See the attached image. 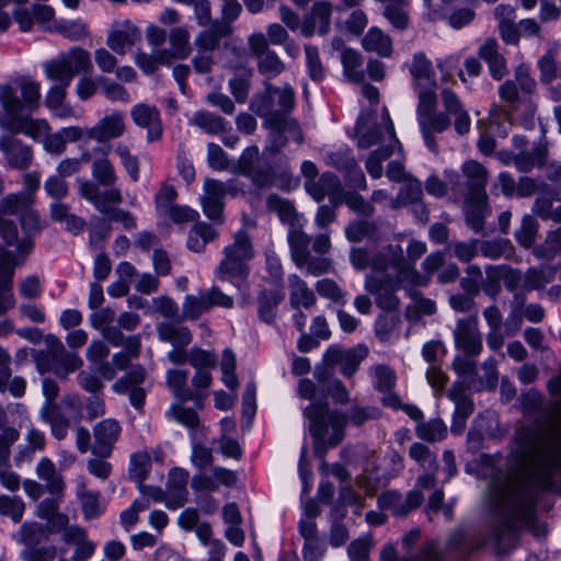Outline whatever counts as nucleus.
Listing matches in <instances>:
<instances>
[{"instance_id": "obj_1", "label": "nucleus", "mask_w": 561, "mask_h": 561, "mask_svg": "<svg viewBox=\"0 0 561 561\" xmlns=\"http://www.w3.org/2000/svg\"><path fill=\"white\" fill-rule=\"evenodd\" d=\"M551 404L536 428H519L512 443L508 469H554L561 460V368L547 383Z\"/></svg>"}, {"instance_id": "obj_2", "label": "nucleus", "mask_w": 561, "mask_h": 561, "mask_svg": "<svg viewBox=\"0 0 561 561\" xmlns=\"http://www.w3.org/2000/svg\"><path fill=\"white\" fill-rule=\"evenodd\" d=\"M41 99V84L28 77L0 84V128L43 141L49 131L47 122L20 116L23 110L37 108Z\"/></svg>"}, {"instance_id": "obj_3", "label": "nucleus", "mask_w": 561, "mask_h": 561, "mask_svg": "<svg viewBox=\"0 0 561 561\" xmlns=\"http://www.w3.org/2000/svg\"><path fill=\"white\" fill-rule=\"evenodd\" d=\"M410 73L419 100L415 113L423 140L430 150L436 151L434 134L445 131L449 127V121L437 112V84L431 61L423 54L415 55Z\"/></svg>"}, {"instance_id": "obj_4", "label": "nucleus", "mask_w": 561, "mask_h": 561, "mask_svg": "<svg viewBox=\"0 0 561 561\" xmlns=\"http://www.w3.org/2000/svg\"><path fill=\"white\" fill-rule=\"evenodd\" d=\"M309 420L311 435L317 443L336 446L344 438L347 421L352 425L360 426L368 420H377L380 411L377 408L354 407L348 416L337 410H331L327 403H311L304 410Z\"/></svg>"}, {"instance_id": "obj_5", "label": "nucleus", "mask_w": 561, "mask_h": 561, "mask_svg": "<svg viewBox=\"0 0 561 561\" xmlns=\"http://www.w3.org/2000/svg\"><path fill=\"white\" fill-rule=\"evenodd\" d=\"M381 125L383 133L370 128L369 117L364 115H360L356 125L357 144L360 148L366 149L378 142L386 144V148L374 151L366 161V170L375 179L382 175V161L389 158L394 149L400 148L393 123L387 110L382 112Z\"/></svg>"}, {"instance_id": "obj_6", "label": "nucleus", "mask_w": 561, "mask_h": 561, "mask_svg": "<svg viewBox=\"0 0 561 561\" xmlns=\"http://www.w3.org/2000/svg\"><path fill=\"white\" fill-rule=\"evenodd\" d=\"M64 545L37 549L38 561H88L96 550V543L89 539L87 530L79 526H68L62 533Z\"/></svg>"}, {"instance_id": "obj_7", "label": "nucleus", "mask_w": 561, "mask_h": 561, "mask_svg": "<svg viewBox=\"0 0 561 561\" xmlns=\"http://www.w3.org/2000/svg\"><path fill=\"white\" fill-rule=\"evenodd\" d=\"M378 248H353L351 260L355 268L364 270L370 267L374 271H386L392 266L397 273L399 280L410 279L415 283L419 275L405 262L401 248L392 250L385 248L386 252L377 251Z\"/></svg>"}, {"instance_id": "obj_8", "label": "nucleus", "mask_w": 561, "mask_h": 561, "mask_svg": "<svg viewBox=\"0 0 561 561\" xmlns=\"http://www.w3.org/2000/svg\"><path fill=\"white\" fill-rule=\"evenodd\" d=\"M461 170L468 186L472 190L467 198V222L474 231H480L483 227V218L489 214L488 195L484 191L488 172L482 164L474 160L465 162Z\"/></svg>"}, {"instance_id": "obj_9", "label": "nucleus", "mask_w": 561, "mask_h": 561, "mask_svg": "<svg viewBox=\"0 0 561 561\" xmlns=\"http://www.w3.org/2000/svg\"><path fill=\"white\" fill-rule=\"evenodd\" d=\"M93 68L90 53L75 46L59 54L56 58L43 65L47 80L70 84L73 77L80 72H91Z\"/></svg>"}, {"instance_id": "obj_10", "label": "nucleus", "mask_w": 561, "mask_h": 561, "mask_svg": "<svg viewBox=\"0 0 561 561\" xmlns=\"http://www.w3.org/2000/svg\"><path fill=\"white\" fill-rule=\"evenodd\" d=\"M367 354L368 350L364 346L346 350L339 346H330L323 354V366L316 367L314 376L320 382H324L333 375L332 368L340 366L341 374L350 379L357 371L362 360Z\"/></svg>"}, {"instance_id": "obj_11", "label": "nucleus", "mask_w": 561, "mask_h": 561, "mask_svg": "<svg viewBox=\"0 0 561 561\" xmlns=\"http://www.w3.org/2000/svg\"><path fill=\"white\" fill-rule=\"evenodd\" d=\"M140 41L141 32L135 23L130 20H118L108 30L106 46L116 55L123 56Z\"/></svg>"}, {"instance_id": "obj_12", "label": "nucleus", "mask_w": 561, "mask_h": 561, "mask_svg": "<svg viewBox=\"0 0 561 561\" xmlns=\"http://www.w3.org/2000/svg\"><path fill=\"white\" fill-rule=\"evenodd\" d=\"M455 344L458 350L468 356H477L482 351V337L478 329V312L467 319L457 321Z\"/></svg>"}, {"instance_id": "obj_13", "label": "nucleus", "mask_w": 561, "mask_h": 561, "mask_svg": "<svg viewBox=\"0 0 561 561\" xmlns=\"http://www.w3.org/2000/svg\"><path fill=\"white\" fill-rule=\"evenodd\" d=\"M92 433L94 438L91 447L92 454L100 458H107L119 439L122 426L115 419H104L93 426Z\"/></svg>"}, {"instance_id": "obj_14", "label": "nucleus", "mask_w": 561, "mask_h": 561, "mask_svg": "<svg viewBox=\"0 0 561 561\" xmlns=\"http://www.w3.org/2000/svg\"><path fill=\"white\" fill-rule=\"evenodd\" d=\"M46 347L49 350L55 363L54 373L61 379H67L68 375L80 369L83 360L76 353L68 352L62 342L55 335L48 334L45 337Z\"/></svg>"}, {"instance_id": "obj_15", "label": "nucleus", "mask_w": 561, "mask_h": 561, "mask_svg": "<svg viewBox=\"0 0 561 561\" xmlns=\"http://www.w3.org/2000/svg\"><path fill=\"white\" fill-rule=\"evenodd\" d=\"M424 500L419 490H412L403 496L397 491H386L378 497V505L381 510L390 511L394 516H407L411 511L419 507Z\"/></svg>"}, {"instance_id": "obj_16", "label": "nucleus", "mask_w": 561, "mask_h": 561, "mask_svg": "<svg viewBox=\"0 0 561 561\" xmlns=\"http://www.w3.org/2000/svg\"><path fill=\"white\" fill-rule=\"evenodd\" d=\"M133 123L147 130V140L157 141L161 138L163 126L159 110L148 103H137L130 108Z\"/></svg>"}, {"instance_id": "obj_17", "label": "nucleus", "mask_w": 561, "mask_h": 561, "mask_svg": "<svg viewBox=\"0 0 561 561\" xmlns=\"http://www.w3.org/2000/svg\"><path fill=\"white\" fill-rule=\"evenodd\" d=\"M467 385L462 381H455L447 391V397L455 405L453 415L451 432L460 434L466 427L467 419L473 413V402L466 394Z\"/></svg>"}, {"instance_id": "obj_18", "label": "nucleus", "mask_w": 561, "mask_h": 561, "mask_svg": "<svg viewBox=\"0 0 561 561\" xmlns=\"http://www.w3.org/2000/svg\"><path fill=\"white\" fill-rule=\"evenodd\" d=\"M126 131L124 114L113 112L100 118L92 127H89V139L104 142L122 137Z\"/></svg>"}, {"instance_id": "obj_19", "label": "nucleus", "mask_w": 561, "mask_h": 561, "mask_svg": "<svg viewBox=\"0 0 561 561\" xmlns=\"http://www.w3.org/2000/svg\"><path fill=\"white\" fill-rule=\"evenodd\" d=\"M322 250L323 248H291V257L299 267L318 276L328 273L331 266Z\"/></svg>"}, {"instance_id": "obj_20", "label": "nucleus", "mask_w": 561, "mask_h": 561, "mask_svg": "<svg viewBox=\"0 0 561 561\" xmlns=\"http://www.w3.org/2000/svg\"><path fill=\"white\" fill-rule=\"evenodd\" d=\"M365 287L375 296L376 305L379 308L393 311L399 307L400 300L394 294L397 286L391 280L368 275Z\"/></svg>"}, {"instance_id": "obj_21", "label": "nucleus", "mask_w": 561, "mask_h": 561, "mask_svg": "<svg viewBox=\"0 0 561 561\" xmlns=\"http://www.w3.org/2000/svg\"><path fill=\"white\" fill-rule=\"evenodd\" d=\"M440 95L445 111L443 114L449 122V116L454 117V127L459 135L467 134L470 130L471 119L458 95L448 88H444Z\"/></svg>"}, {"instance_id": "obj_22", "label": "nucleus", "mask_w": 561, "mask_h": 561, "mask_svg": "<svg viewBox=\"0 0 561 561\" xmlns=\"http://www.w3.org/2000/svg\"><path fill=\"white\" fill-rule=\"evenodd\" d=\"M39 417L49 425L55 438L60 440L67 436L71 422L59 403L44 402L39 410Z\"/></svg>"}, {"instance_id": "obj_23", "label": "nucleus", "mask_w": 561, "mask_h": 561, "mask_svg": "<svg viewBox=\"0 0 561 561\" xmlns=\"http://www.w3.org/2000/svg\"><path fill=\"white\" fill-rule=\"evenodd\" d=\"M226 194V187L222 183L215 180H206L204 183V195L201 198L202 208L206 217L217 220L221 217Z\"/></svg>"}, {"instance_id": "obj_24", "label": "nucleus", "mask_w": 561, "mask_h": 561, "mask_svg": "<svg viewBox=\"0 0 561 561\" xmlns=\"http://www.w3.org/2000/svg\"><path fill=\"white\" fill-rule=\"evenodd\" d=\"M188 473L181 468L171 470L167 483V507L176 510L182 507L187 499V484Z\"/></svg>"}, {"instance_id": "obj_25", "label": "nucleus", "mask_w": 561, "mask_h": 561, "mask_svg": "<svg viewBox=\"0 0 561 561\" xmlns=\"http://www.w3.org/2000/svg\"><path fill=\"white\" fill-rule=\"evenodd\" d=\"M0 151L4 153L8 163L18 169H25L32 161L30 147L22 145L13 136L0 137Z\"/></svg>"}, {"instance_id": "obj_26", "label": "nucleus", "mask_w": 561, "mask_h": 561, "mask_svg": "<svg viewBox=\"0 0 561 561\" xmlns=\"http://www.w3.org/2000/svg\"><path fill=\"white\" fill-rule=\"evenodd\" d=\"M253 255L251 248H228L226 259L219 265V273L236 277H245L248 268L245 261Z\"/></svg>"}, {"instance_id": "obj_27", "label": "nucleus", "mask_w": 561, "mask_h": 561, "mask_svg": "<svg viewBox=\"0 0 561 561\" xmlns=\"http://www.w3.org/2000/svg\"><path fill=\"white\" fill-rule=\"evenodd\" d=\"M405 185L401 188L399 195L397 198H390L389 199V206L391 208H399L401 206H404L409 203H415V211L417 213V216L421 220L427 219V210L426 208L417 204L422 196V185L421 182L414 179H408L405 180Z\"/></svg>"}, {"instance_id": "obj_28", "label": "nucleus", "mask_w": 561, "mask_h": 561, "mask_svg": "<svg viewBox=\"0 0 561 561\" xmlns=\"http://www.w3.org/2000/svg\"><path fill=\"white\" fill-rule=\"evenodd\" d=\"M478 54L488 64L490 73L495 80L502 79L507 73L506 61L499 51L496 39L488 38L480 46Z\"/></svg>"}, {"instance_id": "obj_29", "label": "nucleus", "mask_w": 561, "mask_h": 561, "mask_svg": "<svg viewBox=\"0 0 561 561\" xmlns=\"http://www.w3.org/2000/svg\"><path fill=\"white\" fill-rule=\"evenodd\" d=\"M443 551L436 541L425 543L414 558H403L399 561H440ZM381 561H397L396 547L392 543L386 545L380 553Z\"/></svg>"}, {"instance_id": "obj_30", "label": "nucleus", "mask_w": 561, "mask_h": 561, "mask_svg": "<svg viewBox=\"0 0 561 561\" xmlns=\"http://www.w3.org/2000/svg\"><path fill=\"white\" fill-rule=\"evenodd\" d=\"M38 479L45 482V489L54 496H61L64 491V480L57 471L55 463L49 458H42L36 466Z\"/></svg>"}, {"instance_id": "obj_31", "label": "nucleus", "mask_w": 561, "mask_h": 561, "mask_svg": "<svg viewBox=\"0 0 561 561\" xmlns=\"http://www.w3.org/2000/svg\"><path fill=\"white\" fill-rule=\"evenodd\" d=\"M157 334L160 341L170 343L172 346L187 347L192 342L191 331L172 322H161L157 325Z\"/></svg>"}, {"instance_id": "obj_32", "label": "nucleus", "mask_w": 561, "mask_h": 561, "mask_svg": "<svg viewBox=\"0 0 561 561\" xmlns=\"http://www.w3.org/2000/svg\"><path fill=\"white\" fill-rule=\"evenodd\" d=\"M289 283V302L295 309L300 307L310 308L316 302V295L305 280L297 275L288 278Z\"/></svg>"}, {"instance_id": "obj_33", "label": "nucleus", "mask_w": 561, "mask_h": 561, "mask_svg": "<svg viewBox=\"0 0 561 561\" xmlns=\"http://www.w3.org/2000/svg\"><path fill=\"white\" fill-rule=\"evenodd\" d=\"M358 455L364 456L366 458V462L364 466V472L356 478V483L358 486L364 489L368 495H371L378 488V481L371 477V474L378 470L375 459L376 453L375 450H369L366 447H359Z\"/></svg>"}, {"instance_id": "obj_34", "label": "nucleus", "mask_w": 561, "mask_h": 561, "mask_svg": "<svg viewBox=\"0 0 561 561\" xmlns=\"http://www.w3.org/2000/svg\"><path fill=\"white\" fill-rule=\"evenodd\" d=\"M191 33L186 25L174 26L169 31V50L172 59H185L191 54Z\"/></svg>"}, {"instance_id": "obj_35", "label": "nucleus", "mask_w": 561, "mask_h": 561, "mask_svg": "<svg viewBox=\"0 0 561 561\" xmlns=\"http://www.w3.org/2000/svg\"><path fill=\"white\" fill-rule=\"evenodd\" d=\"M27 254L24 248L19 251L0 248V282L12 283L15 267L24 263Z\"/></svg>"}, {"instance_id": "obj_36", "label": "nucleus", "mask_w": 561, "mask_h": 561, "mask_svg": "<svg viewBox=\"0 0 561 561\" xmlns=\"http://www.w3.org/2000/svg\"><path fill=\"white\" fill-rule=\"evenodd\" d=\"M134 62L144 73L150 75L159 65L170 64L171 55L165 48L156 49L151 54L138 50L134 56Z\"/></svg>"}, {"instance_id": "obj_37", "label": "nucleus", "mask_w": 561, "mask_h": 561, "mask_svg": "<svg viewBox=\"0 0 561 561\" xmlns=\"http://www.w3.org/2000/svg\"><path fill=\"white\" fill-rule=\"evenodd\" d=\"M363 47L367 51H374L381 57H389L392 53L390 37L378 27H371L363 38Z\"/></svg>"}, {"instance_id": "obj_38", "label": "nucleus", "mask_w": 561, "mask_h": 561, "mask_svg": "<svg viewBox=\"0 0 561 561\" xmlns=\"http://www.w3.org/2000/svg\"><path fill=\"white\" fill-rule=\"evenodd\" d=\"M481 370V376H476L477 378H472L467 382L468 389L476 391L495 389L499 379L496 360L494 358L486 359L483 363Z\"/></svg>"}, {"instance_id": "obj_39", "label": "nucleus", "mask_w": 561, "mask_h": 561, "mask_svg": "<svg viewBox=\"0 0 561 561\" xmlns=\"http://www.w3.org/2000/svg\"><path fill=\"white\" fill-rule=\"evenodd\" d=\"M228 33L229 28L227 25L214 24L199 32L195 37L194 44L197 50L211 53L218 47L220 38Z\"/></svg>"}, {"instance_id": "obj_40", "label": "nucleus", "mask_w": 561, "mask_h": 561, "mask_svg": "<svg viewBox=\"0 0 561 561\" xmlns=\"http://www.w3.org/2000/svg\"><path fill=\"white\" fill-rule=\"evenodd\" d=\"M188 373L183 369H170L167 373V383L173 394L181 401L185 402L195 399L197 394L186 387Z\"/></svg>"}, {"instance_id": "obj_41", "label": "nucleus", "mask_w": 561, "mask_h": 561, "mask_svg": "<svg viewBox=\"0 0 561 561\" xmlns=\"http://www.w3.org/2000/svg\"><path fill=\"white\" fill-rule=\"evenodd\" d=\"M76 492L84 517L91 519L99 516L101 513L99 493L88 490L87 483L83 480L78 481Z\"/></svg>"}, {"instance_id": "obj_42", "label": "nucleus", "mask_w": 561, "mask_h": 561, "mask_svg": "<svg viewBox=\"0 0 561 561\" xmlns=\"http://www.w3.org/2000/svg\"><path fill=\"white\" fill-rule=\"evenodd\" d=\"M284 295L279 290H264L259 297L260 318L266 323L274 321L276 308L283 300Z\"/></svg>"}, {"instance_id": "obj_43", "label": "nucleus", "mask_w": 561, "mask_h": 561, "mask_svg": "<svg viewBox=\"0 0 561 561\" xmlns=\"http://www.w3.org/2000/svg\"><path fill=\"white\" fill-rule=\"evenodd\" d=\"M556 276V268L551 266H541L540 268H530L524 275L523 288L525 290L540 289L552 282Z\"/></svg>"}, {"instance_id": "obj_44", "label": "nucleus", "mask_w": 561, "mask_h": 561, "mask_svg": "<svg viewBox=\"0 0 561 561\" xmlns=\"http://www.w3.org/2000/svg\"><path fill=\"white\" fill-rule=\"evenodd\" d=\"M435 312V301L415 293L412 296V302L405 309V317L410 321H417L423 316H432Z\"/></svg>"}, {"instance_id": "obj_45", "label": "nucleus", "mask_w": 561, "mask_h": 561, "mask_svg": "<svg viewBox=\"0 0 561 561\" xmlns=\"http://www.w3.org/2000/svg\"><path fill=\"white\" fill-rule=\"evenodd\" d=\"M370 375L374 378V387L379 392H389L396 386L397 376L394 370L385 364H377L370 367Z\"/></svg>"}, {"instance_id": "obj_46", "label": "nucleus", "mask_w": 561, "mask_h": 561, "mask_svg": "<svg viewBox=\"0 0 561 561\" xmlns=\"http://www.w3.org/2000/svg\"><path fill=\"white\" fill-rule=\"evenodd\" d=\"M207 304L204 291H199L198 295H187L182 306V319H198L203 313L209 311V305Z\"/></svg>"}, {"instance_id": "obj_47", "label": "nucleus", "mask_w": 561, "mask_h": 561, "mask_svg": "<svg viewBox=\"0 0 561 561\" xmlns=\"http://www.w3.org/2000/svg\"><path fill=\"white\" fill-rule=\"evenodd\" d=\"M341 60L344 69V75L352 81L359 82L364 78L360 69L362 58L360 55L351 48L342 50Z\"/></svg>"}, {"instance_id": "obj_48", "label": "nucleus", "mask_w": 561, "mask_h": 561, "mask_svg": "<svg viewBox=\"0 0 561 561\" xmlns=\"http://www.w3.org/2000/svg\"><path fill=\"white\" fill-rule=\"evenodd\" d=\"M151 467V457L147 451H138L131 455L129 462V476L138 484L147 478Z\"/></svg>"}, {"instance_id": "obj_49", "label": "nucleus", "mask_w": 561, "mask_h": 561, "mask_svg": "<svg viewBox=\"0 0 561 561\" xmlns=\"http://www.w3.org/2000/svg\"><path fill=\"white\" fill-rule=\"evenodd\" d=\"M188 122L209 134H218L225 129L224 119L206 111L196 112Z\"/></svg>"}, {"instance_id": "obj_50", "label": "nucleus", "mask_w": 561, "mask_h": 561, "mask_svg": "<svg viewBox=\"0 0 561 561\" xmlns=\"http://www.w3.org/2000/svg\"><path fill=\"white\" fill-rule=\"evenodd\" d=\"M32 203L33 197L27 193L10 194L1 199L0 213L8 215H18L21 211L27 210V207Z\"/></svg>"}, {"instance_id": "obj_51", "label": "nucleus", "mask_w": 561, "mask_h": 561, "mask_svg": "<svg viewBox=\"0 0 561 561\" xmlns=\"http://www.w3.org/2000/svg\"><path fill=\"white\" fill-rule=\"evenodd\" d=\"M55 32L70 41H80L89 35L88 26L81 20H61L56 24Z\"/></svg>"}, {"instance_id": "obj_52", "label": "nucleus", "mask_w": 561, "mask_h": 561, "mask_svg": "<svg viewBox=\"0 0 561 561\" xmlns=\"http://www.w3.org/2000/svg\"><path fill=\"white\" fill-rule=\"evenodd\" d=\"M538 222L531 215L523 216L519 227L515 230L514 237L520 245H530L536 240Z\"/></svg>"}, {"instance_id": "obj_53", "label": "nucleus", "mask_w": 561, "mask_h": 561, "mask_svg": "<svg viewBox=\"0 0 561 561\" xmlns=\"http://www.w3.org/2000/svg\"><path fill=\"white\" fill-rule=\"evenodd\" d=\"M447 433L446 425L442 420H431L426 423H420L416 427L417 436L426 442L442 440Z\"/></svg>"}, {"instance_id": "obj_54", "label": "nucleus", "mask_w": 561, "mask_h": 561, "mask_svg": "<svg viewBox=\"0 0 561 561\" xmlns=\"http://www.w3.org/2000/svg\"><path fill=\"white\" fill-rule=\"evenodd\" d=\"M25 440L27 442V447L18 453L15 457L18 462L28 459L34 451L43 450L46 445L45 434L36 428L27 431Z\"/></svg>"}, {"instance_id": "obj_55", "label": "nucleus", "mask_w": 561, "mask_h": 561, "mask_svg": "<svg viewBox=\"0 0 561 561\" xmlns=\"http://www.w3.org/2000/svg\"><path fill=\"white\" fill-rule=\"evenodd\" d=\"M24 507L21 499L5 494L0 495V514L9 516L14 523L22 519Z\"/></svg>"}, {"instance_id": "obj_56", "label": "nucleus", "mask_w": 561, "mask_h": 561, "mask_svg": "<svg viewBox=\"0 0 561 561\" xmlns=\"http://www.w3.org/2000/svg\"><path fill=\"white\" fill-rule=\"evenodd\" d=\"M409 454L410 457L419 462L425 470L435 471L437 469L436 457L427 446L421 443H414L410 446Z\"/></svg>"}, {"instance_id": "obj_57", "label": "nucleus", "mask_w": 561, "mask_h": 561, "mask_svg": "<svg viewBox=\"0 0 561 561\" xmlns=\"http://www.w3.org/2000/svg\"><path fill=\"white\" fill-rule=\"evenodd\" d=\"M59 404L62 408L66 415L69 417L70 422H81V420L83 419L82 401L78 393L64 394Z\"/></svg>"}, {"instance_id": "obj_58", "label": "nucleus", "mask_w": 561, "mask_h": 561, "mask_svg": "<svg viewBox=\"0 0 561 561\" xmlns=\"http://www.w3.org/2000/svg\"><path fill=\"white\" fill-rule=\"evenodd\" d=\"M92 174L103 185H111L116 179L114 168L107 158L93 161Z\"/></svg>"}, {"instance_id": "obj_59", "label": "nucleus", "mask_w": 561, "mask_h": 561, "mask_svg": "<svg viewBox=\"0 0 561 561\" xmlns=\"http://www.w3.org/2000/svg\"><path fill=\"white\" fill-rule=\"evenodd\" d=\"M20 433L14 427H4L0 433V467L8 463L11 447L16 443Z\"/></svg>"}, {"instance_id": "obj_60", "label": "nucleus", "mask_w": 561, "mask_h": 561, "mask_svg": "<svg viewBox=\"0 0 561 561\" xmlns=\"http://www.w3.org/2000/svg\"><path fill=\"white\" fill-rule=\"evenodd\" d=\"M160 217L163 219H170L175 224H183L188 221H195L199 217V215L195 209L190 208L187 206L174 205L165 213L160 215Z\"/></svg>"}, {"instance_id": "obj_61", "label": "nucleus", "mask_w": 561, "mask_h": 561, "mask_svg": "<svg viewBox=\"0 0 561 561\" xmlns=\"http://www.w3.org/2000/svg\"><path fill=\"white\" fill-rule=\"evenodd\" d=\"M373 227L366 221H354L345 229V237L348 242L359 243L367 241L373 234Z\"/></svg>"}, {"instance_id": "obj_62", "label": "nucleus", "mask_w": 561, "mask_h": 561, "mask_svg": "<svg viewBox=\"0 0 561 561\" xmlns=\"http://www.w3.org/2000/svg\"><path fill=\"white\" fill-rule=\"evenodd\" d=\"M100 83H101L102 91H103L104 95L110 101H113V102L118 101V102H124V103H127L130 101V95L123 85H121L116 82H113L103 77H100Z\"/></svg>"}, {"instance_id": "obj_63", "label": "nucleus", "mask_w": 561, "mask_h": 561, "mask_svg": "<svg viewBox=\"0 0 561 561\" xmlns=\"http://www.w3.org/2000/svg\"><path fill=\"white\" fill-rule=\"evenodd\" d=\"M169 414L172 415L176 422L190 428H195L199 424L197 413L193 409L183 407L182 404H173L170 408Z\"/></svg>"}, {"instance_id": "obj_64", "label": "nucleus", "mask_w": 561, "mask_h": 561, "mask_svg": "<svg viewBox=\"0 0 561 561\" xmlns=\"http://www.w3.org/2000/svg\"><path fill=\"white\" fill-rule=\"evenodd\" d=\"M145 379L144 369L134 367L126 376L119 378L114 385L113 390L117 393H127L130 387H137Z\"/></svg>"}]
</instances>
